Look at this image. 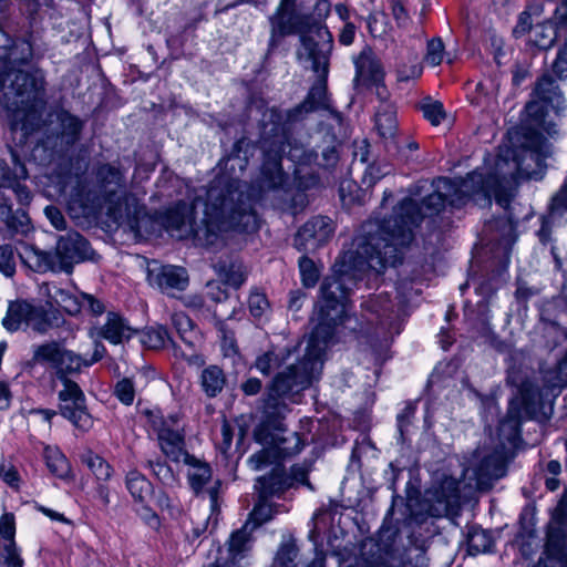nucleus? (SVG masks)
I'll return each instance as SVG.
<instances>
[{"instance_id":"obj_1","label":"nucleus","mask_w":567,"mask_h":567,"mask_svg":"<svg viewBox=\"0 0 567 567\" xmlns=\"http://www.w3.org/2000/svg\"><path fill=\"white\" fill-rule=\"evenodd\" d=\"M433 192L421 203L406 197L394 208L393 215L363 225L354 239V249L339 257L320 286L315 308L316 326L309 337L305 354L295 364L277 373L267 388L264 400L265 416L278 427L289 411V402H298L302 391L320 379L323 355L336 330L349 318L350 293L368 270L382 274L388 266L402 262V248L414 238V228L422 220L439 215L446 204L461 208L475 197L496 203L507 209L511 204V177L496 175L484 178L472 172L464 178L439 177L432 183Z\"/></svg>"},{"instance_id":"obj_2","label":"nucleus","mask_w":567,"mask_h":567,"mask_svg":"<svg viewBox=\"0 0 567 567\" xmlns=\"http://www.w3.org/2000/svg\"><path fill=\"white\" fill-rule=\"evenodd\" d=\"M164 226L173 237H193L199 246L219 249L235 234L256 231L259 224L252 200L239 189V183L219 178L207 189L204 217L198 226L194 227L193 210L184 202L166 212Z\"/></svg>"},{"instance_id":"obj_3","label":"nucleus","mask_w":567,"mask_h":567,"mask_svg":"<svg viewBox=\"0 0 567 567\" xmlns=\"http://www.w3.org/2000/svg\"><path fill=\"white\" fill-rule=\"evenodd\" d=\"M317 32L321 42L316 41L313 37H302V48L298 51L299 59L306 58L307 61L311 62V70L317 74V80L310 87L307 96L300 104L288 111L270 109L266 112V116L271 121V127L269 130L266 127L265 134L271 133L278 136V141L265 147L271 155L264 166V176L270 186L281 185L285 179V175L279 166V153L282 151L285 138L284 121L297 123L302 121L309 113L327 107V78L333 38L324 28H319Z\"/></svg>"},{"instance_id":"obj_4","label":"nucleus","mask_w":567,"mask_h":567,"mask_svg":"<svg viewBox=\"0 0 567 567\" xmlns=\"http://www.w3.org/2000/svg\"><path fill=\"white\" fill-rule=\"evenodd\" d=\"M33 49L24 39L12 40L0 28V89L7 87L14 95L16 120L25 133L38 130L47 106L45 76L41 70L28 73L18 66L30 62Z\"/></svg>"},{"instance_id":"obj_5","label":"nucleus","mask_w":567,"mask_h":567,"mask_svg":"<svg viewBox=\"0 0 567 567\" xmlns=\"http://www.w3.org/2000/svg\"><path fill=\"white\" fill-rule=\"evenodd\" d=\"M90 243L78 231H69L59 237L54 251L41 250L35 247L27 248L22 259L37 272L71 274L75 264L94 258Z\"/></svg>"},{"instance_id":"obj_6","label":"nucleus","mask_w":567,"mask_h":567,"mask_svg":"<svg viewBox=\"0 0 567 567\" xmlns=\"http://www.w3.org/2000/svg\"><path fill=\"white\" fill-rule=\"evenodd\" d=\"M94 183L99 195L107 204L109 216L117 224L135 228L141 207L134 196L127 194L124 172L117 164L101 163L94 169Z\"/></svg>"},{"instance_id":"obj_7","label":"nucleus","mask_w":567,"mask_h":567,"mask_svg":"<svg viewBox=\"0 0 567 567\" xmlns=\"http://www.w3.org/2000/svg\"><path fill=\"white\" fill-rule=\"evenodd\" d=\"M543 408L542 393L529 380L518 385V394L509 401L507 413L498 425V439L501 449L513 453L520 443V423L524 419H533Z\"/></svg>"},{"instance_id":"obj_8","label":"nucleus","mask_w":567,"mask_h":567,"mask_svg":"<svg viewBox=\"0 0 567 567\" xmlns=\"http://www.w3.org/2000/svg\"><path fill=\"white\" fill-rule=\"evenodd\" d=\"M262 424L255 431L258 442L269 443L272 449H262L248 458V464L254 471H261L270 465L278 457H290L300 453L305 441L297 432H289L284 429L282 419L278 427L274 426L265 415Z\"/></svg>"},{"instance_id":"obj_9","label":"nucleus","mask_w":567,"mask_h":567,"mask_svg":"<svg viewBox=\"0 0 567 567\" xmlns=\"http://www.w3.org/2000/svg\"><path fill=\"white\" fill-rule=\"evenodd\" d=\"M292 123H288V122H285L284 121V127H285V138H284V142H282V151H280L279 153V166H280V169L282 172V174L285 175V179L284 182L281 183V185H278V186H270L268 185L267 181H266V177L264 176V166L266 164V162L268 159H270L271 155L267 152V150H265L266 146H270L275 141H278V136L274 135V134H265V128L267 126V130H269L271 127V121L268 116H266V113L264 114V120H262V125H261V150H262V153H264V159H262V165H261V168H260V176H259V186L261 189H265V190H277V189H284L285 186L287 185L288 183V175L284 172L282 169V166H281V158H282V154L286 153V147L288 146L289 147V151L287 152V156L292 161V162H296L298 164H301V165H310L312 163H315L317 159H318V153L312 151V150H306L303 147V145L301 144H297V143H291L290 140H289V136H288V126L291 125Z\"/></svg>"},{"instance_id":"obj_10","label":"nucleus","mask_w":567,"mask_h":567,"mask_svg":"<svg viewBox=\"0 0 567 567\" xmlns=\"http://www.w3.org/2000/svg\"><path fill=\"white\" fill-rule=\"evenodd\" d=\"M297 0H281L276 12L269 18L270 39L268 43V53L278 47L280 39L289 34H300L302 37H313L310 34V17L296 10Z\"/></svg>"},{"instance_id":"obj_11","label":"nucleus","mask_w":567,"mask_h":567,"mask_svg":"<svg viewBox=\"0 0 567 567\" xmlns=\"http://www.w3.org/2000/svg\"><path fill=\"white\" fill-rule=\"evenodd\" d=\"M535 567H567V502L564 498L553 513L544 557Z\"/></svg>"},{"instance_id":"obj_12","label":"nucleus","mask_w":567,"mask_h":567,"mask_svg":"<svg viewBox=\"0 0 567 567\" xmlns=\"http://www.w3.org/2000/svg\"><path fill=\"white\" fill-rule=\"evenodd\" d=\"M59 412L75 427L87 431L93 425V420L87 412L85 395L76 382H65L59 391Z\"/></svg>"},{"instance_id":"obj_13","label":"nucleus","mask_w":567,"mask_h":567,"mask_svg":"<svg viewBox=\"0 0 567 567\" xmlns=\"http://www.w3.org/2000/svg\"><path fill=\"white\" fill-rule=\"evenodd\" d=\"M334 233V224L327 216H316L305 223L295 236V247L311 251L326 244Z\"/></svg>"},{"instance_id":"obj_14","label":"nucleus","mask_w":567,"mask_h":567,"mask_svg":"<svg viewBox=\"0 0 567 567\" xmlns=\"http://www.w3.org/2000/svg\"><path fill=\"white\" fill-rule=\"evenodd\" d=\"M551 155V146L546 138L537 137L515 163V171L528 178H537L546 167L545 161Z\"/></svg>"},{"instance_id":"obj_15","label":"nucleus","mask_w":567,"mask_h":567,"mask_svg":"<svg viewBox=\"0 0 567 567\" xmlns=\"http://www.w3.org/2000/svg\"><path fill=\"white\" fill-rule=\"evenodd\" d=\"M355 76L353 84L360 86L375 85L378 91L383 82L384 72L380 60L370 50H363L355 59Z\"/></svg>"},{"instance_id":"obj_16","label":"nucleus","mask_w":567,"mask_h":567,"mask_svg":"<svg viewBox=\"0 0 567 567\" xmlns=\"http://www.w3.org/2000/svg\"><path fill=\"white\" fill-rule=\"evenodd\" d=\"M148 280L162 291L184 290L188 286V274L185 268L178 266H161L148 271Z\"/></svg>"},{"instance_id":"obj_17","label":"nucleus","mask_w":567,"mask_h":567,"mask_svg":"<svg viewBox=\"0 0 567 567\" xmlns=\"http://www.w3.org/2000/svg\"><path fill=\"white\" fill-rule=\"evenodd\" d=\"M54 116L55 124L52 128L53 135L60 141L61 145H74L81 137L84 122L63 109L56 111Z\"/></svg>"},{"instance_id":"obj_18","label":"nucleus","mask_w":567,"mask_h":567,"mask_svg":"<svg viewBox=\"0 0 567 567\" xmlns=\"http://www.w3.org/2000/svg\"><path fill=\"white\" fill-rule=\"evenodd\" d=\"M161 451L173 462H190L193 455L185 450L184 430L167 431L162 430V434H156Z\"/></svg>"},{"instance_id":"obj_19","label":"nucleus","mask_w":567,"mask_h":567,"mask_svg":"<svg viewBox=\"0 0 567 567\" xmlns=\"http://www.w3.org/2000/svg\"><path fill=\"white\" fill-rule=\"evenodd\" d=\"M292 486V480L282 467H275L268 475L257 478L255 487L261 499L279 496Z\"/></svg>"},{"instance_id":"obj_20","label":"nucleus","mask_w":567,"mask_h":567,"mask_svg":"<svg viewBox=\"0 0 567 567\" xmlns=\"http://www.w3.org/2000/svg\"><path fill=\"white\" fill-rule=\"evenodd\" d=\"M362 306L365 311L374 316V318L369 317L368 320L371 322L377 320L382 326H391L399 312L396 303L390 299L388 293L371 297Z\"/></svg>"},{"instance_id":"obj_21","label":"nucleus","mask_w":567,"mask_h":567,"mask_svg":"<svg viewBox=\"0 0 567 567\" xmlns=\"http://www.w3.org/2000/svg\"><path fill=\"white\" fill-rule=\"evenodd\" d=\"M534 96L558 112L565 109V100L555 78L550 74H543L536 82Z\"/></svg>"},{"instance_id":"obj_22","label":"nucleus","mask_w":567,"mask_h":567,"mask_svg":"<svg viewBox=\"0 0 567 567\" xmlns=\"http://www.w3.org/2000/svg\"><path fill=\"white\" fill-rule=\"evenodd\" d=\"M133 329L125 319L116 312H107L106 322L99 329V337L118 344L131 338Z\"/></svg>"},{"instance_id":"obj_23","label":"nucleus","mask_w":567,"mask_h":567,"mask_svg":"<svg viewBox=\"0 0 567 567\" xmlns=\"http://www.w3.org/2000/svg\"><path fill=\"white\" fill-rule=\"evenodd\" d=\"M511 453L504 450H496L493 453L485 455L474 473L477 477L499 478L505 474V462Z\"/></svg>"},{"instance_id":"obj_24","label":"nucleus","mask_w":567,"mask_h":567,"mask_svg":"<svg viewBox=\"0 0 567 567\" xmlns=\"http://www.w3.org/2000/svg\"><path fill=\"white\" fill-rule=\"evenodd\" d=\"M35 306L27 301H16L10 303L7 316L3 319V326L9 331H17L21 324L31 327V317Z\"/></svg>"},{"instance_id":"obj_25","label":"nucleus","mask_w":567,"mask_h":567,"mask_svg":"<svg viewBox=\"0 0 567 567\" xmlns=\"http://www.w3.org/2000/svg\"><path fill=\"white\" fill-rule=\"evenodd\" d=\"M375 128L378 134L384 138H393L398 131L395 107L386 102H382L375 113Z\"/></svg>"},{"instance_id":"obj_26","label":"nucleus","mask_w":567,"mask_h":567,"mask_svg":"<svg viewBox=\"0 0 567 567\" xmlns=\"http://www.w3.org/2000/svg\"><path fill=\"white\" fill-rule=\"evenodd\" d=\"M215 270L223 279L224 284L238 289L247 279V269L241 261L219 260L214 265Z\"/></svg>"},{"instance_id":"obj_27","label":"nucleus","mask_w":567,"mask_h":567,"mask_svg":"<svg viewBox=\"0 0 567 567\" xmlns=\"http://www.w3.org/2000/svg\"><path fill=\"white\" fill-rule=\"evenodd\" d=\"M64 322L62 313L50 307L49 309L40 306L34 309L31 317V328L40 333H45L52 328H58Z\"/></svg>"},{"instance_id":"obj_28","label":"nucleus","mask_w":567,"mask_h":567,"mask_svg":"<svg viewBox=\"0 0 567 567\" xmlns=\"http://www.w3.org/2000/svg\"><path fill=\"white\" fill-rule=\"evenodd\" d=\"M126 487L135 502L144 505L154 494L152 483L140 472L131 471L126 475Z\"/></svg>"},{"instance_id":"obj_29","label":"nucleus","mask_w":567,"mask_h":567,"mask_svg":"<svg viewBox=\"0 0 567 567\" xmlns=\"http://www.w3.org/2000/svg\"><path fill=\"white\" fill-rule=\"evenodd\" d=\"M226 383V378L223 370L217 365H209L205 368L200 375V384L209 398L218 395Z\"/></svg>"},{"instance_id":"obj_30","label":"nucleus","mask_w":567,"mask_h":567,"mask_svg":"<svg viewBox=\"0 0 567 567\" xmlns=\"http://www.w3.org/2000/svg\"><path fill=\"white\" fill-rule=\"evenodd\" d=\"M251 522H246V524L240 528L235 530L229 538L228 542V551L231 561L235 564L237 558L241 557L244 553H246L250 548V535L254 530H250Z\"/></svg>"},{"instance_id":"obj_31","label":"nucleus","mask_w":567,"mask_h":567,"mask_svg":"<svg viewBox=\"0 0 567 567\" xmlns=\"http://www.w3.org/2000/svg\"><path fill=\"white\" fill-rule=\"evenodd\" d=\"M65 351L66 349L59 342L52 341L43 343L34 349L33 361L38 363H49L56 370Z\"/></svg>"},{"instance_id":"obj_32","label":"nucleus","mask_w":567,"mask_h":567,"mask_svg":"<svg viewBox=\"0 0 567 567\" xmlns=\"http://www.w3.org/2000/svg\"><path fill=\"white\" fill-rule=\"evenodd\" d=\"M65 351L66 349L59 342L52 341L43 343L34 349L33 361L38 363H49L56 370Z\"/></svg>"},{"instance_id":"obj_33","label":"nucleus","mask_w":567,"mask_h":567,"mask_svg":"<svg viewBox=\"0 0 567 567\" xmlns=\"http://www.w3.org/2000/svg\"><path fill=\"white\" fill-rule=\"evenodd\" d=\"M172 323L176 329L181 340L193 348L198 340V332L192 319L184 312H175L172 315Z\"/></svg>"},{"instance_id":"obj_34","label":"nucleus","mask_w":567,"mask_h":567,"mask_svg":"<svg viewBox=\"0 0 567 567\" xmlns=\"http://www.w3.org/2000/svg\"><path fill=\"white\" fill-rule=\"evenodd\" d=\"M184 463L190 466L188 473L190 487L195 491V493H199L212 477V470L209 465L200 462L195 456H193V461Z\"/></svg>"},{"instance_id":"obj_35","label":"nucleus","mask_w":567,"mask_h":567,"mask_svg":"<svg viewBox=\"0 0 567 567\" xmlns=\"http://www.w3.org/2000/svg\"><path fill=\"white\" fill-rule=\"evenodd\" d=\"M82 365H84V360L74 352L66 350L55 371L56 378L62 382L63 385H65V382H73L69 378V374L80 372Z\"/></svg>"},{"instance_id":"obj_36","label":"nucleus","mask_w":567,"mask_h":567,"mask_svg":"<svg viewBox=\"0 0 567 567\" xmlns=\"http://www.w3.org/2000/svg\"><path fill=\"white\" fill-rule=\"evenodd\" d=\"M494 545L492 535L480 527H473L467 537L468 553L471 555H477L487 553Z\"/></svg>"},{"instance_id":"obj_37","label":"nucleus","mask_w":567,"mask_h":567,"mask_svg":"<svg viewBox=\"0 0 567 567\" xmlns=\"http://www.w3.org/2000/svg\"><path fill=\"white\" fill-rule=\"evenodd\" d=\"M80 458L99 481H107L111 477V465L100 455L87 450L81 454Z\"/></svg>"},{"instance_id":"obj_38","label":"nucleus","mask_w":567,"mask_h":567,"mask_svg":"<svg viewBox=\"0 0 567 567\" xmlns=\"http://www.w3.org/2000/svg\"><path fill=\"white\" fill-rule=\"evenodd\" d=\"M44 457L47 466L52 474L65 478L70 474V464L64 454L58 449L45 447Z\"/></svg>"},{"instance_id":"obj_39","label":"nucleus","mask_w":567,"mask_h":567,"mask_svg":"<svg viewBox=\"0 0 567 567\" xmlns=\"http://www.w3.org/2000/svg\"><path fill=\"white\" fill-rule=\"evenodd\" d=\"M142 342L145 347L153 350L166 348L168 344L174 347V341L169 337L167 329L163 326L148 328L143 333Z\"/></svg>"},{"instance_id":"obj_40","label":"nucleus","mask_w":567,"mask_h":567,"mask_svg":"<svg viewBox=\"0 0 567 567\" xmlns=\"http://www.w3.org/2000/svg\"><path fill=\"white\" fill-rule=\"evenodd\" d=\"M50 298L71 316H75L82 310L81 295L76 297L66 290L55 288L54 292L50 295Z\"/></svg>"},{"instance_id":"obj_41","label":"nucleus","mask_w":567,"mask_h":567,"mask_svg":"<svg viewBox=\"0 0 567 567\" xmlns=\"http://www.w3.org/2000/svg\"><path fill=\"white\" fill-rule=\"evenodd\" d=\"M420 110L433 126L440 125L446 117L443 104L440 101L425 97L420 103Z\"/></svg>"},{"instance_id":"obj_42","label":"nucleus","mask_w":567,"mask_h":567,"mask_svg":"<svg viewBox=\"0 0 567 567\" xmlns=\"http://www.w3.org/2000/svg\"><path fill=\"white\" fill-rule=\"evenodd\" d=\"M368 29L372 37L384 38L391 32L392 25L384 11H375L368 18Z\"/></svg>"},{"instance_id":"obj_43","label":"nucleus","mask_w":567,"mask_h":567,"mask_svg":"<svg viewBox=\"0 0 567 567\" xmlns=\"http://www.w3.org/2000/svg\"><path fill=\"white\" fill-rule=\"evenodd\" d=\"M330 10H331V4L328 0H318L315 6L313 14L309 16L311 19L310 20V25H311L310 34H312L315 40L318 42H321V39L319 38L318 32H317L319 28H324L330 33L328 28L324 24H322V21L329 16Z\"/></svg>"},{"instance_id":"obj_44","label":"nucleus","mask_w":567,"mask_h":567,"mask_svg":"<svg viewBox=\"0 0 567 567\" xmlns=\"http://www.w3.org/2000/svg\"><path fill=\"white\" fill-rule=\"evenodd\" d=\"M275 514V508L271 504H268L266 499H261L255 505L252 512L249 515L247 522H251L250 530H255L260 525L269 522Z\"/></svg>"},{"instance_id":"obj_45","label":"nucleus","mask_w":567,"mask_h":567,"mask_svg":"<svg viewBox=\"0 0 567 567\" xmlns=\"http://www.w3.org/2000/svg\"><path fill=\"white\" fill-rule=\"evenodd\" d=\"M548 106L549 105L537 97L526 104L525 112L532 125L539 128H545V117L547 115Z\"/></svg>"},{"instance_id":"obj_46","label":"nucleus","mask_w":567,"mask_h":567,"mask_svg":"<svg viewBox=\"0 0 567 567\" xmlns=\"http://www.w3.org/2000/svg\"><path fill=\"white\" fill-rule=\"evenodd\" d=\"M423 68L416 55H411L408 63H400L396 69V79L399 82H409L421 76Z\"/></svg>"},{"instance_id":"obj_47","label":"nucleus","mask_w":567,"mask_h":567,"mask_svg":"<svg viewBox=\"0 0 567 567\" xmlns=\"http://www.w3.org/2000/svg\"><path fill=\"white\" fill-rule=\"evenodd\" d=\"M11 234L27 235L31 230V220L24 209L19 208L12 213L6 224Z\"/></svg>"},{"instance_id":"obj_48","label":"nucleus","mask_w":567,"mask_h":567,"mask_svg":"<svg viewBox=\"0 0 567 567\" xmlns=\"http://www.w3.org/2000/svg\"><path fill=\"white\" fill-rule=\"evenodd\" d=\"M150 422L152 429L156 434H162V430L174 431V430H184L179 423L178 415L171 414L168 416H164L162 414L151 413Z\"/></svg>"},{"instance_id":"obj_49","label":"nucleus","mask_w":567,"mask_h":567,"mask_svg":"<svg viewBox=\"0 0 567 567\" xmlns=\"http://www.w3.org/2000/svg\"><path fill=\"white\" fill-rule=\"evenodd\" d=\"M391 173V165L388 163H373L365 168L362 177V185L372 187L378 181Z\"/></svg>"},{"instance_id":"obj_50","label":"nucleus","mask_w":567,"mask_h":567,"mask_svg":"<svg viewBox=\"0 0 567 567\" xmlns=\"http://www.w3.org/2000/svg\"><path fill=\"white\" fill-rule=\"evenodd\" d=\"M299 269H300L303 286L313 287L319 279V271H318L313 260L307 256L300 257Z\"/></svg>"},{"instance_id":"obj_51","label":"nucleus","mask_w":567,"mask_h":567,"mask_svg":"<svg viewBox=\"0 0 567 567\" xmlns=\"http://www.w3.org/2000/svg\"><path fill=\"white\" fill-rule=\"evenodd\" d=\"M146 467L152 471L155 477H157L161 482L165 484L172 483L174 481L175 475L173 470L159 457L155 460H147Z\"/></svg>"},{"instance_id":"obj_52","label":"nucleus","mask_w":567,"mask_h":567,"mask_svg":"<svg viewBox=\"0 0 567 567\" xmlns=\"http://www.w3.org/2000/svg\"><path fill=\"white\" fill-rule=\"evenodd\" d=\"M248 309L255 319H260L269 311V302L265 293L251 292L248 298Z\"/></svg>"},{"instance_id":"obj_53","label":"nucleus","mask_w":567,"mask_h":567,"mask_svg":"<svg viewBox=\"0 0 567 567\" xmlns=\"http://www.w3.org/2000/svg\"><path fill=\"white\" fill-rule=\"evenodd\" d=\"M297 551L298 549L292 543L281 545L272 567H296L293 561L297 557Z\"/></svg>"},{"instance_id":"obj_54","label":"nucleus","mask_w":567,"mask_h":567,"mask_svg":"<svg viewBox=\"0 0 567 567\" xmlns=\"http://www.w3.org/2000/svg\"><path fill=\"white\" fill-rule=\"evenodd\" d=\"M0 271L6 277H12L16 272L14 250L10 245L0 246Z\"/></svg>"},{"instance_id":"obj_55","label":"nucleus","mask_w":567,"mask_h":567,"mask_svg":"<svg viewBox=\"0 0 567 567\" xmlns=\"http://www.w3.org/2000/svg\"><path fill=\"white\" fill-rule=\"evenodd\" d=\"M444 56V44L441 38H434L427 42L425 61L433 65H440Z\"/></svg>"},{"instance_id":"obj_56","label":"nucleus","mask_w":567,"mask_h":567,"mask_svg":"<svg viewBox=\"0 0 567 567\" xmlns=\"http://www.w3.org/2000/svg\"><path fill=\"white\" fill-rule=\"evenodd\" d=\"M285 358H279L272 351L265 352L256 359L255 367L264 375H269L275 367H278Z\"/></svg>"},{"instance_id":"obj_57","label":"nucleus","mask_w":567,"mask_h":567,"mask_svg":"<svg viewBox=\"0 0 567 567\" xmlns=\"http://www.w3.org/2000/svg\"><path fill=\"white\" fill-rule=\"evenodd\" d=\"M398 28H405L411 21L403 0H386Z\"/></svg>"},{"instance_id":"obj_58","label":"nucleus","mask_w":567,"mask_h":567,"mask_svg":"<svg viewBox=\"0 0 567 567\" xmlns=\"http://www.w3.org/2000/svg\"><path fill=\"white\" fill-rule=\"evenodd\" d=\"M114 394L124 404L130 405L134 401L135 389L131 379L124 378L118 381L114 389Z\"/></svg>"},{"instance_id":"obj_59","label":"nucleus","mask_w":567,"mask_h":567,"mask_svg":"<svg viewBox=\"0 0 567 567\" xmlns=\"http://www.w3.org/2000/svg\"><path fill=\"white\" fill-rule=\"evenodd\" d=\"M416 411V405L413 402H410L405 405L401 413L396 416L398 430L400 432V437L403 441L405 436V432L412 423V419L414 417Z\"/></svg>"},{"instance_id":"obj_60","label":"nucleus","mask_w":567,"mask_h":567,"mask_svg":"<svg viewBox=\"0 0 567 567\" xmlns=\"http://www.w3.org/2000/svg\"><path fill=\"white\" fill-rule=\"evenodd\" d=\"M1 543L14 542L16 522L12 513H4L0 518Z\"/></svg>"},{"instance_id":"obj_61","label":"nucleus","mask_w":567,"mask_h":567,"mask_svg":"<svg viewBox=\"0 0 567 567\" xmlns=\"http://www.w3.org/2000/svg\"><path fill=\"white\" fill-rule=\"evenodd\" d=\"M332 144L321 150V161L318 163L324 168H333L339 162V150L334 142V136H330Z\"/></svg>"},{"instance_id":"obj_62","label":"nucleus","mask_w":567,"mask_h":567,"mask_svg":"<svg viewBox=\"0 0 567 567\" xmlns=\"http://www.w3.org/2000/svg\"><path fill=\"white\" fill-rule=\"evenodd\" d=\"M0 478L12 488H19L20 475L17 468L9 462H0Z\"/></svg>"},{"instance_id":"obj_63","label":"nucleus","mask_w":567,"mask_h":567,"mask_svg":"<svg viewBox=\"0 0 567 567\" xmlns=\"http://www.w3.org/2000/svg\"><path fill=\"white\" fill-rule=\"evenodd\" d=\"M82 298V310L90 312L92 316H101L105 312L104 303L96 299L93 295L90 293H81Z\"/></svg>"},{"instance_id":"obj_64","label":"nucleus","mask_w":567,"mask_h":567,"mask_svg":"<svg viewBox=\"0 0 567 567\" xmlns=\"http://www.w3.org/2000/svg\"><path fill=\"white\" fill-rule=\"evenodd\" d=\"M556 218H557V216H555L550 213L547 216L542 217V225H540L539 230L537 231V236L542 244L545 245L551 240V237H550L551 228H553V225H554Z\"/></svg>"}]
</instances>
